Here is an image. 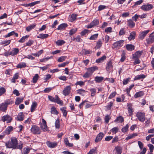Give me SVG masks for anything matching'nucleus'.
<instances>
[{"label": "nucleus", "mask_w": 154, "mask_h": 154, "mask_svg": "<svg viewBox=\"0 0 154 154\" xmlns=\"http://www.w3.org/2000/svg\"><path fill=\"white\" fill-rule=\"evenodd\" d=\"M148 146L149 148L150 152H152L154 149V146L153 145L151 144H149L148 145Z\"/></svg>", "instance_id": "nucleus-52"}, {"label": "nucleus", "mask_w": 154, "mask_h": 154, "mask_svg": "<svg viewBox=\"0 0 154 154\" xmlns=\"http://www.w3.org/2000/svg\"><path fill=\"white\" fill-rule=\"evenodd\" d=\"M146 77V76L144 74H141L135 76L134 78V80H139L141 79H144Z\"/></svg>", "instance_id": "nucleus-27"}, {"label": "nucleus", "mask_w": 154, "mask_h": 154, "mask_svg": "<svg viewBox=\"0 0 154 154\" xmlns=\"http://www.w3.org/2000/svg\"><path fill=\"white\" fill-rule=\"evenodd\" d=\"M17 119L19 121H23L24 119V115L22 112L18 114L17 117Z\"/></svg>", "instance_id": "nucleus-18"}, {"label": "nucleus", "mask_w": 154, "mask_h": 154, "mask_svg": "<svg viewBox=\"0 0 154 154\" xmlns=\"http://www.w3.org/2000/svg\"><path fill=\"white\" fill-rule=\"evenodd\" d=\"M128 112L129 113V115H131L132 114L133 111L131 107V106H128Z\"/></svg>", "instance_id": "nucleus-62"}, {"label": "nucleus", "mask_w": 154, "mask_h": 154, "mask_svg": "<svg viewBox=\"0 0 154 154\" xmlns=\"http://www.w3.org/2000/svg\"><path fill=\"white\" fill-rule=\"evenodd\" d=\"M48 98L49 99L51 102L56 103L60 105H63V101L60 100L57 95H56L55 97L49 96Z\"/></svg>", "instance_id": "nucleus-2"}, {"label": "nucleus", "mask_w": 154, "mask_h": 154, "mask_svg": "<svg viewBox=\"0 0 154 154\" xmlns=\"http://www.w3.org/2000/svg\"><path fill=\"white\" fill-rule=\"evenodd\" d=\"M104 136V134L102 132L100 133L97 136L95 140L96 142H98L100 141L103 138Z\"/></svg>", "instance_id": "nucleus-13"}, {"label": "nucleus", "mask_w": 154, "mask_h": 154, "mask_svg": "<svg viewBox=\"0 0 154 154\" xmlns=\"http://www.w3.org/2000/svg\"><path fill=\"white\" fill-rule=\"evenodd\" d=\"M7 105L4 103L0 105V111H5L7 108Z\"/></svg>", "instance_id": "nucleus-24"}, {"label": "nucleus", "mask_w": 154, "mask_h": 154, "mask_svg": "<svg viewBox=\"0 0 154 154\" xmlns=\"http://www.w3.org/2000/svg\"><path fill=\"white\" fill-rule=\"evenodd\" d=\"M39 77L38 75V74H36L33 77L32 82L34 83H36Z\"/></svg>", "instance_id": "nucleus-36"}, {"label": "nucleus", "mask_w": 154, "mask_h": 154, "mask_svg": "<svg viewBox=\"0 0 154 154\" xmlns=\"http://www.w3.org/2000/svg\"><path fill=\"white\" fill-rule=\"evenodd\" d=\"M82 40L81 39L80 36H78L73 39V41L76 42H80Z\"/></svg>", "instance_id": "nucleus-54"}, {"label": "nucleus", "mask_w": 154, "mask_h": 154, "mask_svg": "<svg viewBox=\"0 0 154 154\" xmlns=\"http://www.w3.org/2000/svg\"><path fill=\"white\" fill-rule=\"evenodd\" d=\"M90 91L91 92V96H94L96 91V89L94 88H91L90 89Z\"/></svg>", "instance_id": "nucleus-55"}, {"label": "nucleus", "mask_w": 154, "mask_h": 154, "mask_svg": "<svg viewBox=\"0 0 154 154\" xmlns=\"http://www.w3.org/2000/svg\"><path fill=\"white\" fill-rule=\"evenodd\" d=\"M113 103L112 102H110L109 104L106 106V108L107 110H109L111 109V107L112 106Z\"/></svg>", "instance_id": "nucleus-63"}, {"label": "nucleus", "mask_w": 154, "mask_h": 154, "mask_svg": "<svg viewBox=\"0 0 154 154\" xmlns=\"http://www.w3.org/2000/svg\"><path fill=\"white\" fill-rule=\"evenodd\" d=\"M112 62L111 61L107 62L106 67L107 71H109L112 68Z\"/></svg>", "instance_id": "nucleus-17"}, {"label": "nucleus", "mask_w": 154, "mask_h": 154, "mask_svg": "<svg viewBox=\"0 0 154 154\" xmlns=\"http://www.w3.org/2000/svg\"><path fill=\"white\" fill-rule=\"evenodd\" d=\"M116 152L115 154H121L122 153V148L120 146H117L115 148Z\"/></svg>", "instance_id": "nucleus-26"}, {"label": "nucleus", "mask_w": 154, "mask_h": 154, "mask_svg": "<svg viewBox=\"0 0 154 154\" xmlns=\"http://www.w3.org/2000/svg\"><path fill=\"white\" fill-rule=\"evenodd\" d=\"M77 15L74 14H72L70 17V20L71 22H73L76 19Z\"/></svg>", "instance_id": "nucleus-34"}, {"label": "nucleus", "mask_w": 154, "mask_h": 154, "mask_svg": "<svg viewBox=\"0 0 154 154\" xmlns=\"http://www.w3.org/2000/svg\"><path fill=\"white\" fill-rule=\"evenodd\" d=\"M53 88H45L44 90V91L45 93H48L51 91L53 89Z\"/></svg>", "instance_id": "nucleus-58"}, {"label": "nucleus", "mask_w": 154, "mask_h": 154, "mask_svg": "<svg viewBox=\"0 0 154 154\" xmlns=\"http://www.w3.org/2000/svg\"><path fill=\"white\" fill-rule=\"evenodd\" d=\"M32 132L34 134H39L40 133L39 128L37 126L33 125L31 129Z\"/></svg>", "instance_id": "nucleus-6"}, {"label": "nucleus", "mask_w": 154, "mask_h": 154, "mask_svg": "<svg viewBox=\"0 0 154 154\" xmlns=\"http://www.w3.org/2000/svg\"><path fill=\"white\" fill-rule=\"evenodd\" d=\"M149 31V30H147L141 32L139 35V38L141 40L143 39Z\"/></svg>", "instance_id": "nucleus-11"}, {"label": "nucleus", "mask_w": 154, "mask_h": 154, "mask_svg": "<svg viewBox=\"0 0 154 154\" xmlns=\"http://www.w3.org/2000/svg\"><path fill=\"white\" fill-rule=\"evenodd\" d=\"M83 52L84 53V54L85 55L87 54H91L92 51H89L87 50L84 49L83 50Z\"/></svg>", "instance_id": "nucleus-57"}, {"label": "nucleus", "mask_w": 154, "mask_h": 154, "mask_svg": "<svg viewBox=\"0 0 154 154\" xmlns=\"http://www.w3.org/2000/svg\"><path fill=\"white\" fill-rule=\"evenodd\" d=\"M136 116L140 122H143L145 120V115L144 112H138L136 114Z\"/></svg>", "instance_id": "nucleus-3"}, {"label": "nucleus", "mask_w": 154, "mask_h": 154, "mask_svg": "<svg viewBox=\"0 0 154 154\" xmlns=\"http://www.w3.org/2000/svg\"><path fill=\"white\" fill-rule=\"evenodd\" d=\"M19 52V50L18 48H15L13 49L12 51H11V55L14 56L17 55Z\"/></svg>", "instance_id": "nucleus-25"}, {"label": "nucleus", "mask_w": 154, "mask_h": 154, "mask_svg": "<svg viewBox=\"0 0 154 154\" xmlns=\"http://www.w3.org/2000/svg\"><path fill=\"white\" fill-rule=\"evenodd\" d=\"M129 26L131 28H133L135 25V23L132 21V20H129L128 21Z\"/></svg>", "instance_id": "nucleus-28"}, {"label": "nucleus", "mask_w": 154, "mask_h": 154, "mask_svg": "<svg viewBox=\"0 0 154 154\" xmlns=\"http://www.w3.org/2000/svg\"><path fill=\"white\" fill-rule=\"evenodd\" d=\"M6 90L5 88L2 87L0 88V96H1L2 94H4Z\"/></svg>", "instance_id": "nucleus-60"}, {"label": "nucleus", "mask_w": 154, "mask_h": 154, "mask_svg": "<svg viewBox=\"0 0 154 154\" xmlns=\"http://www.w3.org/2000/svg\"><path fill=\"white\" fill-rule=\"evenodd\" d=\"M103 79V78L101 77L96 76L94 78L95 81L97 83H100Z\"/></svg>", "instance_id": "nucleus-31"}, {"label": "nucleus", "mask_w": 154, "mask_h": 154, "mask_svg": "<svg viewBox=\"0 0 154 154\" xmlns=\"http://www.w3.org/2000/svg\"><path fill=\"white\" fill-rule=\"evenodd\" d=\"M124 121L123 118L121 116H120L117 118L114 121L115 122H122Z\"/></svg>", "instance_id": "nucleus-39"}, {"label": "nucleus", "mask_w": 154, "mask_h": 154, "mask_svg": "<svg viewBox=\"0 0 154 154\" xmlns=\"http://www.w3.org/2000/svg\"><path fill=\"white\" fill-rule=\"evenodd\" d=\"M99 21L97 20H94L89 25H88L87 27L88 28H91L94 26L97 25L98 24Z\"/></svg>", "instance_id": "nucleus-14"}, {"label": "nucleus", "mask_w": 154, "mask_h": 154, "mask_svg": "<svg viewBox=\"0 0 154 154\" xmlns=\"http://www.w3.org/2000/svg\"><path fill=\"white\" fill-rule=\"evenodd\" d=\"M5 145L7 148L14 149H21L23 147L22 143H19L18 145L17 140L15 137H11L10 138V140L5 143Z\"/></svg>", "instance_id": "nucleus-1"}, {"label": "nucleus", "mask_w": 154, "mask_h": 154, "mask_svg": "<svg viewBox=\"0 0 154 154\" xmlns=\"http://www.w3.org/2000/svg\"><path fill=\"white\" fill-rule=\"evenodd\" d=\"M133 59H134V65L140 63V61L138 58H135Z\"/></svg>", "instance_id": "nucleus-56"}, {"label": "nucleus", "mask_w": 154, "mask_h": 154, "mask_svg": "<svg viewBox=\"0 0 154 154\" xmlns=\"http://www.w3.org/2000/svg\"><path fill=\"white\" fill-rule=\"evenodd\" d=\"M126 58L125 52L123 51H122L121 55V58L120 60L122 62H124Z\"/></svg>", "instance_id": "nucleus-37"}, {"label": "nucleus", "mask_w": 154, "mask_h": 154, "mask_svg": "<svg viewBox=\"0 0 154 154\" xmlns=\"http://www.w3.org/2000/svg\"><path fill=\"white\" fill-rule=\"evenodd\" d=\"M97 69L98 67L97 66H94L87 68V71H88L91 75L95 71L97 70Z\"/></svg>", "instance_id": "nucleus-16"}, {"label": "nucleus", "mask_w": 154, "mask_h": 154, "mask_svg": "<svg viewBox=\"0 0 154 154\" xmlns=\"http://www.w3.org/2000/svg\"><path fill=\"white\" fill-rule=\"evenodd\" d=\"M77 93L80 94L84 96L85 93V91L82 89H79L77 90Z\"/></svg>", "instance_id": "nucleus-43"}, {"label": "nucleus", "mask_w": 154, "mask_h": 154, "mask_svg": "<svg viewBox=\"0 0 154 154\" xmlns=\"http://www.w3.org/2000/svg\"><path fill=\"white\" fill-rule=\"evenodd\" d=\"M26 63L23 62L21 63H19L16 66V67L18 68H23L26 67Z\"/></svg>", "instance_id": "nucleus-30"}, {"label": "nucleus", "mask_w": 154, "mask_h": 154, "mask_svg": "<svg viewBox=\"0 0 154 154\" xmlns=\"http://www.w3.org/2000/svg\"><path fill=\"white\" fill-rule=\"evenodd\" d=\"M71 87L70 86H66L63 91V94L65 96L68 95L70 93L71 90Z\"/></svg>", "instance_id": "nucleus-8"}, {"label": "nucleus", "mask_w": 154, "mask_h": 154, "mask_svg": "<svg viewBox=\"0 0 154 154\" xmlns=\"http://www.w3.org/2000/svg\"><path fill=\"white\" fill-rule=\"evenodd\" d=\"M37 104L36 102H33L31 106V111L32 112L34 111L37 106Z\"/></svg>", "instance_id": "nucleus-35"}, {"label": "nucleus", "mask_w": 154, "mask_h": 154, "mask_svg": "<svg viewBox=\"0 0 154 154\" xmlns=\"http://www.w3.org/2000/svg\"><path fill=\"white\" fill-rule=\"evenodd\" d=\"M51 113L52 114H58V112L56 110V108L55 107L53 106L51 109Z\"/></svg>", "instance_id": "nucleus-41"}, {"label": "nucleus", "mask_w": 154, "mask_h": 154, "mask_svg": "<svg viewBox=\"0 0 154 154\" xmlns=\"http://www.w3.org/2000/svg\"><path fill=\"white\" fill-rule=\"evenodd\" d=\"M23 98H17L15 102V104L17 105H19L23 101Z\"/></svg>", "instance_id": "nucleus-38"}, {"label": "nucleus", "mask_w": 154, "mask_h": 154, "mask_svg": "<svg viewBox=\"0 0 154 154\" xmlns=\"http://www.w3.org/2000/svg\"><path fill=\"white\" fill-rule=\"evenodd\" d=\"M46 144L49 147H50L51 148H55L57 145V143L56 142H52L49 141H48L46 142Z\"/></svg>", "instance_id": "nucleus-12"}, {"label": "nucleus", "mask_w": 154, "mask_h": 154, "mask_svg": "<svg viewBox=\"0 0 154 154\" xmlns=\"http://www.w3.org/2000/svg\"><path fill=\"white\" fill-rule=\"evenodd\" d=\"M124 41L120 40L114 43L112 45V48L113 49H119L123 45Z\"/></svg>", "instance_id": "nucleus-4"}, {"label": "nucleus", "mask_w": 154, "mask_h": 154, "mask_svg": "<svg viewBox=\"0 0 154 154\" xmlns=\"http://www.w3.org/2000/svg\"><path fill=\"white\" fill-rule=\"evenodd\" d=\"M77 30V29H71L69 31V34L72 35L75 33Z\"/></svg>", "instance_id": "nucleus-53"}, {"label": "nucleus", "mask_w": 154, "mask_h": 154, "mask_svg": "<svg viewBox=\"0 0 154 154\" xmlns=\"http://www.w3.org/2000/svg\"><path fill=\"white\" fill-rule=\"evenodd\" d=\"M55 126L56 128H59L60 127V121L58 119L56 120L55 123Z\"/></svg>", "instance_id": "nucleus-50"}, {"label": "nucleus", "mask_w": 154, "mask_h": 154, "mask_svg": "<svg viewBox=\"0 0 154 154\" xmlns=\"http://www.w3.org/2000/svg\"><path fill=\"white\" fill-rule=\"evenodd\" d=\"M29 37V35H26L25 36H23L22 38L18 41V42H25V39H27Z\"/></svg>", "instance_id": "nucleus-44"}, {"label": "nucleus", "mask_w": 154, "mask_h": 154, "mask_svg": "<svg viewBox=\"0 0 154 154\" xmlns=\"http://www.w3.org/2000/svg\"><path fill=\"white\" fill-rule=\"evenodd\" d=\"M60 110L63 113V116L65 117H66L67 114L66 110V108L64 107H62L60 109Z\"/></svg>", "instance_id": "nucleus-45"}, {"label": "nucleus", "mask_w": 154, "mask_h": 154, "mask_svg": "<svg viewBox=\"0 0 154 154\" xmlns=\"http://www.w3.org/2000/svg\"><path fill=\"white\" fill-rule=\"evenodd\" d=\"M102 40L101 39H100L97 42L96 45L95 47V48L96 49L100 48L102 46Z\"/></svg>", "instance_id": "nucleus-23"}, {"label": "nucleus", "mask_w": 154, "mask_h": 154, "mask_svg": "<svg viewBox=\"0 0 154 154\" xmlns=\"http://www.w3.org/2000/svg\"><path fill=\"white\" fill-rule=\"evenodd\" d=\"M147 43L151 44L154 42V32L151 33L148 38L146 39Z\"/></svg>", "instance_id": "nucleus-7"}, {"label": "nucleus", "mask_w": 154, "mask_h": 154, "mask_svg": "<svg viewBox=\"0 0 154 154\" xmlns=\"http://www.w3.org/2000/svg\"><path fill=\"white\" fill-rule=\"evenodd\" d=\"M13 130V127L12 126H9L6 129L5 131V133L6 134H8Z\"/></svg>", "instance_id": "nucleus-29"}, {"label": "nucleus", "mask_w": 154, "mask_h": 154, "mask_svg": "<svg viewBox=\"0 0 154 154\" xmlns=\"http://www.w3.org/2000/svg\"><path fill=\"white\" fill-rule=\"evenodd\" d=\"M111 117L110 116L108 115H106L105 118V121L106 123H108Z\"/></svg>", "instance_id": "nucleus-51"}, {"label": "nucleus", "mask_w": 154, "mask_h": 154, "mask_svg": "<svg viewBox=\"0 0 154 154\" xmlns=\"http://www.w3.org/2000/svg\"><path fill=\"white\" fill-rule=\"evenodd\" d=\"M2 120L3 122L6 121L7 123H8L11 122V118L8 115H6L2 117Z\"/></svg>", "instance_id": "nucleus-10"}, {"label": "nucleus", "mask_w": 154, "mask_h": 154, "mask_svg": "<svg viewBox=\"0 0 154 154\" xmlns=\"http://www.w3.org/2000/svg\"><path fill=\"white\" fill-rule=\"evenodd\" d=\"M29 152V149L27 147L24 148L22 154H28Z\"/></svg>", "instance_id": "nucleus-42"}, {"label": "nucleus", "mask_w": 154, "mask_h": 154, "mask_svg": "<svg viewBox=\"0 0 154 154\" xmlns=\"http://www.w3.org/2000/svg\"><path fill=\"white\" fill-rule=\"evenodd\" d=\"M106 57L105 56H103L100 58L97 59L96 60V62L98 63H101L103 61V60L106 59Z\"/></svg>", "instance_id": "nucleus-33"}, {"label": "nucleus", "mask_w": 154, "mask_h": 154, "mask_svg": "<svg viewBox=\"0 0 154 154\" xmlns=\"http://www.w3.org/2000/svg\"><path fill=\"white\" fill-rule=\"evenodd\" d=\"M126 48L128 51H132L134 49V46L131 44H128L126 45Z\"/></svg>", "instance_id": "nucleus-21"}, {"label": "nucleus", "mask_w": 154, "mask_h": 154, "mask_svg": "<svg viewBox=\"0 0 154 154\" xmlns=\"http://www.w3.org/2000/svg\"><path fill=\"white\" fill-rule=\"evenodd\" d=\"M144 93L143 91H140L138 92H137L134 95L135 98H137L141 97L143 95Z\"/></svg>", "instance_id": "nucleus-32"}, {"label": "nucleus", "mask_w": 154, "mask_h": 154, "mask_svg": "<svg viewBox=\"0 0 154 154\" xmlns=\"http://www.w3.org/2000/svg\"><path fill=\"white\" fill-rule=\"evenodd\" d=\"M49 36L48 34H44L43 33L40 34L37 36L38 38H40L42 39H44L47 38Z\"/></svg>", "instance_id": "nucleus-20"}, {"label": "nucleus", "mask_w": 154, "mask_h": 154, "mask_svg": "<svg viewBox=\"0 0 154 154\" xmlns=\"http://www.w3.org/2000/svg\"><path fill=\"white\" fill-rule=\"evenodd\" d=\"M35 26V25L34 24L29 26L26 27V30L28 32L29 31L32 29Z\"/></svg>", "instance_id": "nucleus-49"}, {"label": "nucleus", "mask_w": 154, "mask_h": 154, "mask_svg": "<svg viewBox=\"0 0 154 154\" xmlns=\"http://www.w3.org/2000/svg\"><path fill=\"white\" fill-rule=\"evenodd\" d=\"M67 26V24L65 23H63L58 26L57 29L58 30L64 29Z\"/></svg>", "instance_id": "nucleus-19"}, {"label": "nucleus", "mask_w": 154, "mask_h": 154, "mask_svg": "<svg viewBox=\"0 0 154 154\" xmlns=\"http://www.w3.org/2000/svg\"><path fill=\"white\" fill-rule=\"evenodd\" d=\"M143 52L142 51H138L136 52L134 54L132 55L133 58H139L140 57L142 54Z\"/></svg>", "instance_id": "nucleus-15"}, {"label": "nucleus", "mask_w": 154, "mask_h": 154, "mask_svg": "<svg viewBox=\"0 0 154 154\" xmlns=\"http://www.w3.org/2000/svg\"><path fill=\"white\" fill-rule=\"evenodd\" d=\"M153 7V6L152 5L148 3L142 5L141 8L144 11H148L152 9Z\"/></svg>", "instance_id": "nucleus-5"}, {"label": "nucleus", "mask_w": 154, "mask_h": 154, "mask_svg": "<svg viewBox=\"0 0 154 154\" xmlns=\"http://www.w3.org/2000/svg\"><path fill=\"white\" fill-rule=\"evenodd\" d=\"M33 42H34L32 40H29L26 43V45L28 46H30L33 44Z\"/></svg>", "instance_id": "nucleus-61"}, {"label": "nucleus", "mask_w": 154, "mask_h": 154, "mask_svg": "<svg viewBox=\"0 0 154 154\" xmlns=\"http://www.w3.org/2000/svg\"><path fill=\"white\" fill-rule=\"evenodd\" d=\"M98 34H96L91 35L89 38V39L91 40H95L98 36Z\"/></svg>", "instance_id": "nucleus-48"}, {"label": "nucleus", "mask_w": 154, "mask_h": 154, "mask_svg": "<svg viewBox=\"0 0 154 154\" xmlns=\"http://www.w3.org/2000/svg\"><path fill=\"white\" fill-rule=\"evenodd\" d=\"M91 75V74L87 71V72L83 75V77L85 78H88Z\"/></svg>", "instance_id": "nucleus-64"}, {"label": "nucleus", "mask_w": 154, "mask_h": 154, "mask_svg": "<svg viewBox=\"0 0 154 154\" xmlns=\"http://www.w3.org/2000/svg\"><path fill=\"white\" fill-rule=\"evenodd\" d=\"M66 58L65 56H61L58 59L57 61L59 62H62L65 60Z\"/></svg>", "instance_id": "nucleus-47"}, {"label": "nucleus", "mask_w": 154, "mask_h": 154, "mask_svg": "<svg viewBox=\"0 0 154 154\" xmlns=\"http://www.w3.org/2000/svg\"><path fill=\"white\" fill-rule=\"evenodd\" d=\"M136 35V33L135 32H132L130 33V35L128 37V39L129 40L131 41L133 40L135 38Z\"/></svg>", "instance_id": "nucleus-22"}, {"label": "nucleus", "mask_w": 154, "mask_h": 154, "mask_svg": "<svg viewBox=\"0 0 154 154\" xmlns=\"http://www.w3.org/2000/svg\"><path fill=\"white\" fill-rule=\"evenodd\" d=\"M65 43V41L63 40H58L56 42V44L58 46L64 44Z\"/></svg>", "instance_id": "nucleus-40"}, {"label": "nucleus", "mask_w": 154, "mask_h": 154, "mask_svg": "<svg viewBox=\"0 0 154 154\" xmlns=\"http://www.w3.org/2000/svg\"><path fill=\"white\" fill-rule=\"evenodd\" d=\"M42 123L41 125V129L44 131H48V128L47 127L46 122L44 119H42Z\"/></svg>", "instance_id": "nucleus-9"}, {"label": "nucleus", "mask_w": 154, "mask_h": 154, "mask_svg": "<svg viewBox=\"0 0 154 154\" xmlns=\"http://www.w3.org/2000/svg\"><path fill=\"white\" fill-rule=\"evenodd\" d=\"M129 125L128 124H127L122 129V131L123 132L125 133L126 132L128 131V128H129Z\"/></svg>", "instance_id": "nucleus-46"}, {"label": "nucleus", "mask_w": 154, "mask_h": 154, "mask_svg": "<svg viewBox=\"0 0 154 154\" xmlns=\"http://www.w3.org/2000/svg\"><path fill=\"white\" fill-rule=\"evenodd\" d=\"M119 128L118 127H115L112 128L111 130V131L112 132L116 134L117 132L118 131Z\"/></svg>", "instance_id": "nucleus-59"}]
</instances>
